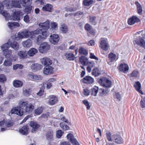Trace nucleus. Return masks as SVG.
Returning <instances> with one entry per match:
<instances>
[{
    "label": "nucleus",
    "mask_w": 145,
    "mask_h": 145,
    "mask_svg": "<svg viewBox=\"0 0 145 145\" xmlns=\"http://www.w3.org/2000/svg\"><path fill=\"white\" fill-rule=\"evenodd\" d=\"M19 106L12 108L10 111L11 114H16L19 116L23 115L24 111L27 113H30L34 109L33 104L30 103L28 104L27 101H20L18 103Z\"/></svg>",
    "instance_id": "nucleus-1"
},
{
    "label": "nucleus",
    "mask_w": 145,
    "mask_h": 145,
    "mask_svg": "<svg viewBox=\"0 0 145 145\" xmlns=\"http://www.w3.org/2000/svg\"><path fill=\"white\" fill-rule=\"evenodd\" d=\"M3 4L5 5L7 9H10L12 7L18 8L21 7V4L18 0L12 1L11 2L10 1L6 0L4 1L3 3H0V13L5 17L6 21L8 20L10 17L9 14L7 12L5 11L2 12L4 7Z\"/></svg>",
    "instance_id": "nucleus-2"
},
{
    "label": "nucleus",
    "mask_w": 145,
    "mask_h": 145,
    "mask_svg": "<svg viewBox=\"0 0 145 145\" xmlns=\"http://www.w3.org/2000/svg\"><path fill=\"white\" fill-rule=\"evenodd\" d=\"M133 42L137 49L138 46L145 49V31L142 30L137 32L135 34Z\"/></svg>",
    "instance_id": "nucleus-3"
},
{
    "label": "nucleus",
    "mask_w": 145,
    "mask_h": 145,
    "mask_svg": "<svg viewBox=\"0 0 145 145\" xmlns=\"http://www.w3.org/2000/svg\"><path fill=\"white\" fill-rule=\"evenodd\" d=\"M47 30L41 29V32L40 33L41 35H39L35 40V42L38 44H39L48 36L49 32Z\"/></svg>",
    "instance_id": "nucleus-4"
},
{
    "label": "nucleus",
    "mask_w": 145,
    "mask_h": 145,
    "mask_svg": "<svg viewBox=\"0 0 145 145\" xmlns=\"http://www.w3.org/2000/svg\"><path fill=\"white\" fill-rule=\"evenodd\" d=\"M11 46L15 50H18L19 48V44L16 41H14L13 42L10 43L9 41L8 42L3 45L1 47V49L3 51L4 50H8V48Z\"/></svg>",
    "instance_id": "nucleus-5"
},
{
    "label": "nucleus",
    "mask_w": 145,
    "mask_h": 145,
    "mask_svg": "<svg viewBox=\"0 0 145 145\" xmlns=\"http://www.w3.org/2000/svg\"><path fill=\"white\" fill-rule=\"evenodd\" d=\"M98 83L101 86L106 88H110L111 86V81L106 77H103L99 79Z\"/></svg>",
    "instance_id": "nucleus-6"
},
{
    "label": "nucleus",
    "mask_w": 145,
    "mask_h": 145,
    "mask_svg": "<svg viewBox=\"0 0 145 145\" xmlns=\"http://www.w3.org/2000/svg\"><path fill=\"white\" fill-rule=\"evenodd\" d=\"M18 37L20 39L23 38H32L31 31H29L27 29L24 30L23 31L19 32L18 34Z\"/></svg>",
    "instance_id": "nucleus-7"
},
{
    "label": "nucleus",
    "mask_w": 145,
    "mask_h": 145,
    "mask_svg": "<svg viewBox=\"0 0 145 145\" xmlns=\"http://www.w3.org/2000/svg\"><path fill=\"white\" fill-rule=\"evenodd\" d=\"M50 46L47 42H44L41 43L39 48V50L41 53L44 54L50 49Z\"/></svg>",
    "instance_id": "nucleus-8"
},
{
    "label": "nucleus",
    "mask_w": 145,
    "mask_h": 145,
    "mask_svg": "<svg viewBox=\"0 0 145 145\" xmlns=\"http://www.w3.org/2000/svg\"><path fill=\"white\" fill-rule=\"evenodd\" d=\"M108 59L107 63L109 65L114 63L118 59V55H116L114 53L111 52L108 56Z\"/></svg>",
    "instance_id": "nucleus-9"
},
{
    "label": "nucleus",
    "mask_w": 145,
    "mask_h": 145,
    "mask_svg": "<svg viewBox=\"0 0 145 145\" xmlns=\"http://www.w3.org/2000/svg\"><path fill=\"white\" fill-rule=\"evenodd\" d=\"M112 141L118 144H121L123 143L124 141L121 136L118 134L112 135Z\"/></svg>",
    "instance_id": "nucleus-10"
},
{
    "label": "nucleus",
    "mask_w": 145,
    "mask_h": 145,
    "mask_svg": "<svg viewBox=\"0 0 145 145\" xmlns=\"http://www.w3.org/2000/svg\"><path fill=\"white\" fill-rule=\"evenodd\" d=\"M59 39V37L58 35L53 34L50 36V41L54 44L57 43Z\"/></svg>",
    "instance_id": "nucleus-11"
},
{
    "label": "nucleus",
    "mask_w": 145,
    "mask_h": 145,
    "mask_svg": "<svg viewBox=\"0 0 145 145\" xmlns=\"http://www.w3.org/2000/svg\"><path fill=\"white\" fill-rule=\"evenodd\" d=\"M30 125L32 127L31 131L33 133H35L40 127V125L37 122L32 121L30 122Z\"/></svg>",
    "instance_id": "nucleus-12"
},
{
    "label": "nucleus",
    "mask_w": 145,
    "mask_h": 145,
    "mask_svg": "<svg viewBox=\"0 0 145 145\" xmlns=\"http://www.w3.org/2000/svg\"><path fill=\"white\" fill-rule=\"evenodd\" d=\"M99 47L103 50L106 51L108 48V45L106 40H102L100 42Z\"/></svg>",
    "instance_id": "nucleus-13"
},
{
    "label": "nucleus",
    "mask_w": 145,
    "mask_h": 145,
    "mask_svg": "<svg viewBox=\"0 0 145 145\" xmlns=\"http://www.w3.org/2000/svg\"><path fill=\"white\" fill-rule=\"evenodd\" d=\"M119 70L121 72L126 73L129 70V67L126 64H121L119 67Z\"/></svg>",
    "instance_id": "nucleus-14"
},
{
    "label": "nucleus",
    "mask_w": 145,
    "mask_h": 145,
    "mask_svg": "<svg viewBox=\"0 0 145 145\" xmlns=\"http://www.w3.org/2000/svg\"><path fill=\"white\" fill-rule=\"evenodd\" d=\"M53 68L50 66H46L43 69V72L45 74L49 75L53 73Z\"/></svg>",
    "instance_id": "nucleus-15"
},
{
    "label": "nucleus",
    "mask_w": 145,
    "mask_h": 145,
    "mask_svg": "<svg viewBox=\"0 0 145 145\" xmlns=\"http://www.w3.org/2000/svg\"><path fill=\"white\" fill-rule=\"evenodd\" d=\"M42 65L38 63H35L32 64L31 67L33 71L35 72L40 70L42 69Z\"/></svg>",
    "instance_id": "nucleus-16"
},
{
    "label": "nucleus",
    "mask_w": 145,
    "mask_h": 145,
    "mask_svg": "<svg viewBox=\"0 0 145 145\" xmlns=\"http://www.w3.org/2000/svg\"><path fill=\"white\" fill-rule=\"evenodd\" d=\"M20 3L24 7H26L31 6L32 0H20Z\"/></svg>",
    "instance_id": "nucleus-17"
},
{
    "label": "nucleus",
    "mask_w": 145,
    "mask_h": 145,
    "mask_svg": "<svg viewBox=\"0 0 145 145\" xmlns=\"http://www.w3.org/2000/svg\"><path fill=\"white\" fill-rule=\"evenodd\" d=\"M41 61L42 64L46 66H49L52 63V60L48 57L43 58L41 59Z\"/></svg>",
    "instance_id": "nucleus-18"
},
{
    "label": "nucleus",
    "mask_w": 145,
    "mask_h": 145,
    "mask_svg": "<svg viewBox=\"0 0 145 145\" xmlns=\"http://www.w3.org/2000/svg\"><path fill=\"white\" fill-rule=\"evenodd\" d=\"M48 102L50 105H54L58 101L57 97L53 95L50 96Z\"/></svg>",
    "instance_id": "nucleus-19"
},
{
    "label": "nucleus",
    "mask_w": 145,
    "mask_h": 145,
    "mask_svg": "<svg viewBox=\"0 0 145 145\" xmlns=\"http://www.w3.org/2000/svg\"><path fill=\"white\" fill-rule=\"evenodd\" d=\"M139 21V19L136 16H133L128 20V23L129 25H132L134 24L135 22H138Z\"/></svg>",
    "instance_id": "nucleus-20"
},
{
    "label": "nucleus",
    "mask_w": 145,
    "mask_h": 145,
    "mask_svg": "<svg viewBox=\"0 0 145 145\" xmlns=\"http://www.w3.org/2000/svg\"><path fill=\"white\" fill-rule=\"evenodd\" d=\"M7 25L8 27L11 30L20 26V24L18 23L13 22H8L7 24Z\"/></svg>",
    "instance_id": "nucleus-21"
},
{
    "label": "nucleus",
    "mask_w": 145,
    "mask_h": 145,
    "mask_svg": "<svg viewBox=\"0 0 145 145\" xmlns=\"http://www.w3.org/2000/svg\"><path fill=\"white\" fill-rule=\"evenodd\" d=\"M82 82L88 84H92L94 82V79L90 76H86L83 78Z\"/></svg>",
    "instance_id": "nucleus-22"
},
{
    "label": "nucleus",
    "mask_w": 145,
    "mask_h": 145,
    "mask_svg": "<svg viewBox=\"0 0 145 145\" xmlns=\"http://www.w3.org/2000/svg\"><path fill=\"white\" fill-rule=\"evenodd\" d=\"M40 27L42 28L41 29L44 30L48 29L49 28V22L48 20L44 23H40L39 24Z\"/></svg>",
    "instance_id": "nucleus-23"
},
{
    "label": "nucleus",
    "mask_w": 145,
    "mask_h": 145,
    "mask_svg": "<svg viewBox=\"0 0 145 145\" xmlns=\"http://www.w3.org/2000/svg\"><path fill=\"white\" fill-rule=\"evenodd\" d=\"M29 130V127L27 125H24L19 130V132L23 135H27Z\"/></svg>",
    "instance_id": "nucleus-24"
},
{
    "label": "nucleus",
    "mask_w": 145,
    "mask_h": 145,
    "mask_svg": "<svg viewBox=\"0 0 145 145\" xmlns=\"http://www.w3.org/2000/svg\"><path fill=\"white\" fill-rule=\"evenodd\" d=\"M22 44L24 47L29 48L32 46V42L31 40L28 39L23 41L22 43Z\"/></svg>",
    "instance_id": "nucleus-25"
},
{
    "label": "nucleus",
    "mask_w": 145,
    "mask_h": 145,
    "mask_svg": "<svg viewBox=\"0 0 145 145\" xmlns=\"http://www.w3.org/2000/svg\"><path fill=\"white\" fill-rule=\"evenodd\" d=\"M3 54L6 58L11 59L12 52L10 50H4L3 51Z\"/></svg>",
    "instance_id": "nucleus-26"
},
{
    "label": "nucleus",
    "mask_w": 145,
    "mask_h": 145,
    "mask_svg": "<svg viewBox=\"0 0 145 145\" xmlns=\"http://www.w3.org/2000/svg\"><path fill=\"white\" fill-rule=\"evenodd\" d=\"M18 55L20 58L22 59H24L27 56V52L26 51H20L17 53Z\"/></svg>",
    "instance_id": "nucleus-27"
},
{
    "label": "nucleus",
    "mask_w": 145,
    "mask_h": 145,
    "mask_svg": "<svg viewBox=\"0 0 145 145\" xmlns=\"http://www.w3.org/2000/svg\"><path fill=\"white\" fill-rule=\"evenodd\" d=\"M98 87L96 86H95L90 89V94L91 95L94 96H96L98 92Z\"/></svg>",
    "instance_id": "nucleus-28"
},
{
    "label": "nucleus",
    "mask_w": 145,
    "mask_h": 145,
    "mask_svg": "<svg viewBox=\"0 0 145 145\" xmlns=\"http://www.w3.org/2000/svg\"><path fill=\"white\" fill-rule=\"evenodd\" d=\"M65 56L66 58L69 61H73L75 58L74 54L72 53H66Z\"/></svg>",
    "instance_id": "nucleus-29"
},
{
    "label": "nucleus",
    "mask_w": 145,
    "mask_h": 145,
    "mask_svg": "<svg viewBox=\"0 0 145 145\" xmlns=\"http://www.w3.org/2000/svg\"><path fill=\"white\" fill-rule=\"evenodd\" d=\"M56 81V79L54 78H51L48 80L46 82V88L48 89H50L51 88L52 86V83Z\"/></svg>",
    "instance_id": "nucleus-30"
},
{
    "label": "nucleus",
    "mask_w": 145,
    "mask_h": 145,
    "mask_svg": "<svg viewBox=\"0 0 145 145\" xmlns=\"http://www.w3.org/2000/svg\"><path fill=\"white\" fill-rule=\"evenodd\" d=\"M134 87L135 88L136 90L140 93L141 94H143V93L142 91L140 89L141 85L140 82L137 81L135 82V84L134 85Z\"/></svg>",
    "instance_id": "nucleus-31"
},
{
    "label": "nucleus",
    "mask_w": 145,
    "mask_h": 145,
    "mask_svg": "<svg viewBox=\"0 0 145 145\" xmlns=\"http://www.w3.org/2000/svg\"><path fill=\"white\" fill-rule=\"evenodd\" d=\"M53 6L49 4H47L44 7L42 8V10L43 11H48L51 12L52 9L53 8Z\"/></svg>",
    "instance_id": "nucleus-32"
},
{
    "label": "nucleus",
    "mask_w": 145,
    "mask_h": 145,
    "mask_svg": "<svg viewBox=\"0 0 145 145\" xmlns=\"http://www.w3.org/2000/svg\"><path fill=\"white\" fill-rule=\"evenodd\" d=\"M135 3L137 6L138 13L139 15H141L142 12V8L141 6L138 1H136Z\"/></svg>",
    "instance_id": "nucleus-33"
},
{
    "label": "nucleus",
    "mask_w": 145,
    "mask_h": 145,
    "mask_svg": "<svg viewBox=\"0 0 145 145\" xmlns=\"http://www.w3.org/2000/svg\"><path fill=\"white\" fill-rule=\"evenodd\" d=\"M23 85V82L19 80H16L13 82V85L16 88L21 87Z\"/></svg>",
    "instance_id": "nucleus-34"
},
{
    "label": "nucleus",
    "mask_w": 145,
    "mask_h": 145,
    "mask_svg": "<svg viewBox=\"0 0 145 145\" xmlns=\"http://www.w3.org/2000/svg\"><path fill=\"white\" fill-rule=\"evenodd\" d=\"M109 90L108 89L105 90L104 89H100L99 93L101 97L106 95L109 93Z\"/></svg>",
    "instance_id": "nucleus-35"
},
{
    "label": "nucleus",
    "mask_w": 145,
    "mask_h": 145,
    "mask_svg": "<svg viewBox=\"0 0 145 145\" xmlns=\"http://www.w3.org/2000/svg\"><path fill=\"white\" fill-rule=\"evenodd\" d=\"M43 109V107L42 106L39 107L35 110V113L37 115H39L42 112Z\"/></svg>",
    "instance_id": "nucleus-36"
},
{
    "label": "nucleus",
    "mask_w": 145,
    "mask_h": 145,
    "mask_svg": "<svg viewBox=\"0 0 145 145\" xmlns=\"http://www.w3.org/2000/svg\"><path fill=\"white\" fill-rule=\"evenodd\" d=\"M37 52V50L34 48H31L27 52L28 54L30 56H33Z\"/></svg>",
    "instance_id": "nucleus-37"
},
{
    "label": "nucleus",
    "mask_w": 145,
    "mask_h": 145,
    "mask_svg": "<svg viewBox=\"0 0 145 145\" xmlns=\"http://www.w3.org/2000/svg\"><path fill=\"white\" fill-rule=\"evenodd\" d=\"M79 52L81 54L85 56L87 55L88 53V50L82 47L80 48L79 50Z\"/></svg>",
    "instance_id": "nucleus-38"
},
{
    "label": "nucleus",
    "mask_w": 145,
    "mask_h": 145,
    "mask_svg": "<svg viewBox=\"0 0 145 145\" xmlns=\"http://www.w3.org/2000/svg\"><path fill=\"white\" fill-rule=\"evenodd\" d=\"M95 19V16H90L89 18V22L93 25H95L97 24Z\"/></svg>",
    "instance_id": "nucleus-39"
},
{
    "label": "nucleus",
    "mask_w": 145,
    "mask_h": 145,
    "mask_svg": "<svg viewBox=\"0 0 145 145\" xmlns=\"http://www.w3.org/2000/svg\"><path fill=\"white\" fill-rule=\"evenodd\" d=\"M93 2V0H84L83 5L85 6H88L91 5Z\"/></svg>",
    "instance_id": "nucleus-40"
},
{
    "label": "nucleus",
    "mask_w": 145,
    "mask_h": 145,
    "mask_svg": "<svg viewBox=\"0 0 145 145\" xmlns=\"http://www.w3.org/2000/svg\"><path fill=\"white\" fill-rule=\"evenodd\" d=\"M67 139L68 140H69L70 142L72 143L74 141V140L76 139L74 138L73 135L71 134H68L67 136Z\"/></svg>",
    "instance_id": "nucleus-41"
},
{
    "label": "nucleus",
    "mask_w": 145,
    "mask_h": 145,
    "mask_svg": "<svg viewBox=\"0 0 145 145\" xmlns=\"http://www.w3.org/2000/svg\"><path fill=\"white\" fill-rule=\"evenodd\" d=\"M60 126L61 129L64 131L67 130L69 129V126L63 122L61 123L60 124Z\"/></svg>",
    "instance_id": "nucleus-42"
},
{
    "label": "nucleus",
    "mask_w": 145,
    "mask_h": 145,
    "mask_svg": "<svg viewBox=\"0 0 145 145\" xmlns=\"http://www.w3.org/2000/svg\"><path fill=\"white\" fill-rule=\"evenodd\" d=\"M60 30L64 33H65L68 30L67 27L66 25L64 24L61 25Z\"/></svg>",
    "instance_id": "nucleus-43"
},
{
    "label": "nucleus",
    "mask_w": 145,
    "mask_h": 145,
    "mask_svg": "<svg viewBox=\"0 0 145 145\" xmlns=\"http://www.w3.org/2000/svg\"><path fill=\"white\" fill-rule=\"evenodd\" d=\"M31 93V89H26L23 91L24 95L26 96H29Z\"/></svg>",
    "instance_id": "nucleus-44"
},
{
    "label": "nucleus",
    "mask_w": 145,
    "mask_h": 145,
    "mask_svg": "<svg viewBox=\"0 0 145 145\" xmlns=\"http://www.w3.org/2000/svg\"><path fill=\"white\" fill-rule=\"evenodd\" d=\"M53 132L49 131L47 133L46 136L47 140H50L53 138Z\"/></svg>",
    "instance_id": "nucleus-45"
},
{
    "label": "nucleus",
    "mask_w": 145,
    "mask_h": 145,
    "mask_svg": "<svg viewBox=\"0 0 145 145\" xmlns=\"http://www.w3.org/2000/svg\"><path fill=\"white\" fill-rule=\"evenodd\" d=\"M92 73V74L95 76H98L100 74L98 69L96 68H94L93 70Z\"/></svg>",
    "instance_id": "nucleus-46"
},
{
    "label": "nucleus",
    "mask_w": 145,
    "mask_h": 145,
    "mask_svg": "<svg viewBox=\"0 0 145 145\" xmlns=\"http://www.w3.org/2000/svg\"><path fill=\"white\" fill-rule=\"evenodd\" d=\"M106 135L107 139L108 141H112V137H111V134L110 132L108 131H107L106 133Z\"/></svg>",
    "instance_id": "nucleus-47"
},
{
    "label": "nucleus",
    "mask_w": 145,
    "mask_h": 145,
    "mask_svg": "<svg viewBox=\"0 0 145 145\" xmlns=\"http://www.w3.org/2000/svg\"><path fill=\"white\" fill-rule=\"evenodd\" d=\"M77 10L76 7H68L65 8V10L67 12H74Z\"/></svg>",
    "instance_id": "nucleus-48"
},
{
    "label": "nucleus",
    "mask_w": 145,
    "mask_h": 145,
    "mask_svg": "<svg viewBox=\"0 0 145 145\" xmlns=\"http://www.w3.org/2000/svg\"><path fill=\"white\" fill-rule=\"evenodd\" d=\"M41 29H37L34 31H31L32 35V38L35 35H37L39 33L41 32Z\"/></svg>",
    "instance_id": "nucleus-49"
},
{
    "label": "nucleus",
    "mask_w": 145,
    "mask_h": 145,
    "mask_svg": "<svg viewBox=\"0 0 145 145\" xmlns=\"http://www.w3.org/2000/svg\"><path fill=\"white\" fill-rule=\"evenodd\" d=\"M86 59L85 57L84 56H82L79 58V61L82 65H85L86 63Z\"/></svg>",
    "instance_id": "nucleus-50"
},
{
    "label": "nucleus",
    "mask_w": 145,
    "mask_h": 145,
    "mask_svg": "<svg viewBox=\"0 0 145 145\" xmlns=\"http://www.w3.org/2000/svg\"><path fill=\"white\" fill-rule=\"evenodd\" d=\"M42 79V77L40 75L34 74L33 81L40 80Z\"/></svg>",
    "instance_id": "nucleus-51"
},
{
    "label": "nucleus",
    "mask_w": 145,
    "mask_h": 145,
    "mask_svg": "<svg viewBox=\"0 0 145 145\" xmlns=\"http://www.w3.org/2000/svg\"><path fill=\"white\" fill-rule=\"evenodd\" d=\"M63 133L61 130H59L56 131V136L57 138H60L62 136Z\"/></svg>",
    "instance_id": "nucleus-52"
},
{
    "label": "nucleus",
    "mask_w": 145,
    "mask_h": 145,
    "mask_svg": "<svg viewBox=\"0 0 145 145\" xmlns=\"http://www.w3.org/2000/svg\"><path fill=\"white\" fill-rule=\"evenodd\" d=\"M23 68V66L22 65L17 64L13 66V69L14 70H16L18 68L22 69Z\"/></svg>",
    "instance_id": "nucleus-53"
},
{
    "label": "nucleus",
    "mask_w": 145,
    "mask_h": 145,
    "mask_svg": "<svg viewBox=\"0 0 145 145\" xmlns=\"http://www.w3.org/2000/svg\"><path fill=\"white\" fill-rule=\"evenodd\" d=\"M83 103L86 107V108L87 110H89L90 108V106L89 105V102L86 100H84L83 101Z\"/></svg>",
    "instance_id": "nucleus-54"
},
{
    "label": "nucleus",
    "mask_w": 145,
    "mask_h": 145,
    "mask_svg": "<svg viewBox=\"0 0 145 145\" xmlns=\"http://www.w3.org/2000/svg\"><path fill=\"white\" fill-rule=\"evenodd\" d=\"M114 97L118 101H120L121 99V95L118 93H115Z\"/></svg>",
    "instance_id": "nucleus-55"
},
{
    "label": "nucleus",
    "mask_w": 145,
    "mask_h": 145,
    "mask_svg": "<svg viewBox=\"0 0 145 145\" xmlns=\"http://www.w3.org/2000/svg\"><path fill=\"white\" fill-rule=\"evenodd\" d=\"M13 123L10 120H8L6 121L5 124L7 127H11L13 125Z\"/></svg>",
    "instance_id": "nucleus-56"
},
{
    "label": "nucleus",
    "mask_w": 145,
    "mask_h": 145,
    "mask_svg": "<svg viewBox=\"0 0 145 145\" xmlns=\"http://www.w3.org/2000/svg\"><path fill=\"white\" fill-rule=\"evenodd\" d=\"M12 64V63L11 61L7 59L5 60L4 62V65L6 66H10Z\"/></svg>",
    "instance_id": "nucleus-57"
},
{
    "label": "nucleus",
    "mask_w": 145,
    "mask_h": 145,
    "mask_svg": "<svg viewBox=\"0 0 145 145\" xmlns=\"http://www.w3.org/2000/svg\"><path fill=\"white\" fill-rule=\"evenodd\" d=\"M6 80V77L3 74L0 75V82H3Z\"/></svg>",
    "instance_id": "nucleus-58"
},
{
    "label": "nucleus",
    "mask_w": 145,
    "mask_h": 145,
    "mask_svg": "<svg viewBox=\"0 0 145 145\" xmlns=\"http://www.w3.org/2000/svg\"><path fill=\"white\" fill-rule=\"evenodd\" d=\"M83 93L85 95L88 96L90 93V91L88 89L85 88L83 89Z\"/></svg>",
    "instance_id": "nucleus-59"
},
{
    "label": "nucleus",
    "mask_w": 145,
    "mask_h": 145,
    "mask_svg": "<svg viewBox=\"0 0 145 145\" xmlns=\"http://www.w3.org/2000/svg\"><path fill=\"white\" fill-rule=\"evenodd\" d=\"M84 28L86 30L89 31L91 30L92 27L89 24H86Z\"/></svg>",
    "instance_id": "nucleus-60"
},
{
    "label": "nucleus",
    "mask_w": 145,
    "mask_h": 145,
    "mask_svg": "<svg viewBox=\"0 0 145 145\" xmlns=\"http://www.w3.org/2000/svg\"><path fill=\"white\" fill-rule=\"evenodd\" d=\"M51 29H55L57 27V25L56 22H53L51 23L50 24Z\"/></svg>",
    "instance_id": "nucleus-61"
},
{
    "label": "nucleus",
    "mask_w": 145,
    "mask_h": 145,
    "mask_svg": "<svg viewBox=\"0 0 145 145\" xmlns=\"http://www.w3.org/2000/svg\"><path fill=\"white\" fill-rule=\"evenodd\" d=\"M138 73V71H134L131 74V76L132 77H137Z\"/></svg>",
    "instance_id": "nucleus-62"
},
{
    "label": "nucleus",
    "mask_w": 145,
    "mask_h": 145,
    "mask_svg": "<svg viewBox=\"0 0 145 145\" xmlns=\"http://www.w3.org/2000/svg\"><path fill=\"white\" fill-rule=\"evenodd\" d=\"M34 74H29L27 75V78L29 80L33 81L34 78Z\"/></svg>",
    "instance_id": "nucleus-63"
},
{
    "label": "nucleus",
    "mask_w": 145,
    "mask_h": 145,
    "mask_svg": "<svg viewBox=\"0 0 145 145\" xmlns=\"http://www.w3.org/2000/svg\"><path fill=\"white\" fill-rule=\"evenodd\" d=\"M28 7L25 8V11L27 13H30L32 11V6H30L29 7Z\"/></svg>",
    "instance_id": "nucleus-64"
}]
</instances>
